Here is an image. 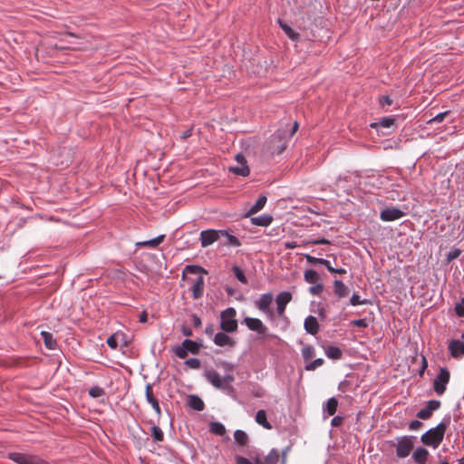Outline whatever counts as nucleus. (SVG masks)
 I'll use <instances>...</instances> for the list:
<instances>
[{"mask_svg": "<svg viewBox=\"0 0 464 464\" xmlns=\"http://www.w3.org/2000/svg\"><path fill=\"white\" fill-rule=\"evenodd\" d=\"M450 422V417H448L436 427L430 429L427 432L421 435V442L426 446L437 449L444 439V435Z\"/></svg>", "mask_w": 464, "mask_h": 464, "instance_id": "f257e3e1", "label": "nucleus"}, {"mask_svg": "<svg viewBox=\"0 0 464 464\" xmlns=\"http://www.w3.org/2000/svg\"><path fill=\"white\" fill-rule=\"evenodd\" d=\"M287 131L277 130L269 139L266 144V151L271 155H279L286 148L289 141Z\"/></svg>", "mask_w": 464, "mask_h": 464, "instance_id": "f03ea898", "label": "nucleus"}, {"mask_svg": "<svg viewBox=\"0 0 464 464\" xmlns=\"http://www.w3.org/2000/svg\"><path fill=\"white\" fill-rule=\"evenodd\" d=\"M205 376L215 388L230 392L233 390L231 382H234L235 378L231 374H227L224 377L220 376L218 372L214 370L207 371Z\"/></svg>", "mask_w": 464, "mask_h": 464, "instance_id": "7ed1b4c3", "label": "nucleus"}, {"mask_svg": "<svg viewBox=\"0 0 464 464\" xmlns=\"http://www.w3.org/2000/svg\"><path fill=\"white\" fill-rule=\"evenodd\" d=\"M237 311L233 307H228L220 314V328L225 333H234L237 330V321L236 319Z\"/></svg>", "mask_w": 464, "mask_h": 464, "instance_id": "20e7f679", "label": "nucleus"}, {"mask_svg": "<svg viewBox=\"0 0 464 464\" xmlns=\"http://www.w3.org/2000/svg\"><path fill=\"white\" fill-rule=\"evenodd\" d=\"M274 301V295L272 293H266L260 295L258 299L255 301V306L261 312H263L270 320H274L275 313L270 308Z\"/></svg>", "mask_w": 464, "mask_h": 464, "instance_id": "39448f33", "label": "nucleus"}, {"mask_svg": "<svg viewBox=\"0 0 464 464\" xmlns=\"http://www.w3.org/2000/svg\"><path fill=\"white\" fill-rule=\"evenodd\" d=\"M200 350V345L189 339L183 341L181 345L177 346L173 349L175 355L180 359H185L188 353L198 354Z\"/></svg>", "mask_w": 464, "mask_h": 464, "instance_id": "423d86ee", "label": "nucleus"}, {"mask_svg": "<svg viewBox=\"0 0 464 464\" xmlns=\"http://www.w3.org/2000/svg\"><path fill=\"white\" fill-rule=\"evenodd\" d=\"M414 438L411 436H403L398 439L396 446V455L398 458L403 459L410 455L414 447Z\"/></svg>", "mask_w": 464, "mask_h": 464, "instance_id": "0eeeda50", "label": "nucleus"}, {"mask_svg": "<svg viewBox=\"0 0 464 464\" xmlns=\"http://www.w3.org/2000/svg\"><path fill=\"white\" fill-rule=\"evenodd\" d=\"M8 458L17 464H48L37 456L21 452H11Z\"/></svg>", "mask_w": 464, "mask_h": 464, "instance_id": "6e6552de", "label": "nucleus"}, {"mask_svg": "<svg viewBox=\"0 0 464 464\" xmlns=\"http://www.w3.org/2000/svg\"><path fill=\"white\" fill-rule=\"evenodd\" d=\"M450 374L447 368H440V373L435 378L433 389L438 395H442L446 391V385L450 382Z\"/></svg>", "mask_w": 464, "mask_h": 464, "instance_id": "1a4fd4ad", "label": "nucleus"}, {"mask_svg": "<svg viewBox=\"0 0 464 464\" xmlns=\"http://www.w3.org/2000/svg\"><path fill=\"white\" fill-rule=\"evenodd\" d=\"M235 159L237 160V165L229 167V171L242 177L248 176L250 170L248 166L246 165V160L245 157L242 154H237Z\"/></svg>", "mask_w": 464, "mask_h": 464, "instance_id": "9d476101", "label": "nucleus"}, {"mask_svg": "<svg viewBox=\"0 0 464 464\" xmlns=\"http://www.w3.org/2000/svg\"><path fill=\"white\" fill-rule=\"evenodd\" d=\"M292 300V294L290 292H281L277 295L276 298V314L280 317H284L286 305L291 302Z\"/></svg>", "mask_w": 464, "mask_h": 464, "instance_id": "9b49d317", "label": "nucleus"}, {"mask_svg": "<svg viewBox=\"0 0 464 464\" xmlns=\"http://www.w3.org/2000/svg\"><path fill=\"white\" fill-rule=\"evenodd\" d=\"M220 230L208 229L200 233V243L202 247H207L220 238Z\"/></svg>", "mask_w": 464, "mask_h": 464, "instance_id": "f8f14e48", "label": "nucleus"}, {"mask_svg": "<svg viewBox=\"0 0 464 464\" xmlns=\"http://www.w3.org/2000/svg\"><path fill=\"white\" fill-rule=\"evenodd\" d=\"M243 323L246 325V327L254 332H256L258 334L266 335L267 332V327L263 324V322L258 318L253 317H246Z\"/></svg>", "mask_w": 464, "mask_h": 464, "instance_id": "ddd939ff", "label": "nucleus"}, {"mask_svg": "<svg viewBox=\"0 0 464 464\" xmlns=\"http://www.w3.org/2000/svg\"><path fill=\"white\" fill-rule=\"evenodd\" d=\"M404 216L403 211L398 208H387L380 214V218L382 221H394Z\"/></svg>", "mask_w": 464, "mask_h": 464, "instance_id": "4468645a", "label": "nucleus"}, {"mask_svg": "<svg viewBox=\"0 0 464 464\" xmlns=\"http://www.w3.org/2000/svg\"><path fill=\"white\" fill-rule=\"evenodd\" d=\"M147 401L151 405L158 416L161 415V410L158 399L153 394L152 385L148 383L145 389Z\"/></svg>", "mask_w": 464, "mask_h": 464, "instance_id": "2eb2a0df", "label": "nucleus"}, {"mask_svg": "<svg viewBox=\"0 0 464 464\" xmlns=\"http://www.w3.org/2000/svg\"><path fill=\"white\" fill-rule=\"evenodd\" d=\"M279 458L280 455L278 450L273 449L264 459H261L259 457L255 458V464H277L279 461Z\"/></svg>", "mask_w": 464, "mask_h": 464, "instance_id": "dca6fc26", "label": "nucleus"}, {"mask_svg": "<svg viewBox=\"0 0 464 464\" xmlns=\"http://www.w3.org/2000/svg\"><path fill=\"white\" fill-rule=\"evenodd\" d=\"M449 350L452 357L459 359L464 355V340H453L449 344Z\"/></svg>", "mask_w": 464, "mask_h": 464, "instance_id": "f3484780", "label": "nucleus"}, {"mask_svg": "<svg viewBox=\"0 0 464 464\" xmlns=\"http://www.w3.org/2000/svg\"><path fill=\"white\" fill-rule=\"evenodd\" d=\"M205 281L202 276L197 277L191 287L192 295L195 299L202 297L204 293Z\"/></svg>", "mask_w": 464, "mask_h": 464, "instance_id": "a211bd4d", "label": "nucleus"}, {"mask_svg": "<svg viewBox=\"0 0 464 464\" xmlns=\"http://www.w3.org/2000/svg\"><path fill=\"white\" fill-rule=\"evenodd\" d=\"M430 452L428 451V450L422 447H419L414 450L412 454V459L417 464H425L428 460Z\"/></svg>", "mask_w": 464, "mask_h": 464, "instance_id": "6ab92c4d", "label": "nucleus"}, {"mask_svg": "<svg viewBox=\"0 0 464 464\" xmlns=\"http://www.w3.org/2000/svg\"><path fill=\"white\" fill-rule=\"evenodd\" d=\"M304 329L310 334H316L319 331V324L317 319L313 315L306 317L304 320Z\"/></svg>", "mask_w": 464, "mask_h": 464, "instance_id": "aec40b11", "label": "nucleus"}, {"mask_svg": "<svg viewBox=\"0 0 464 464\" xmlns=\"http://www.w3.org/2000/svg\"><path fill=\"white\" fill-rule=\"evenodd\" d=\"M214 343H215V344L221 346V347H223V346L232 347L235 344V342L225 333L216 334V335L214 337Z\"/></svg>", "mask_w": 464, "mask_h": 464, "instance_id": "412c9836", "label": "nucleus"}, {"mask_svg": "<svg viewBox=\"0 0 464 464\" xmlns=\"http://www.w3.org/2000/svg\"><path fill=\"white\" fill-rule=\"evenodd\" d=\"M266 197L262 195L258 198V199L256 201V203L250 208V209L247 211L246 217H250L258 211H260L266 203Z\"/></svg>", "mask_w": 464, "mask_h": 464, "instance_id": "4be33fe9", "label": "nucleus"}, {"mask_svg": "<svg viewBox=\"0 0 464 464\" xmlns=\"http://www.w3.org/2000/svg\"><path fill=\"white\" fill-rule=\"evenodd\" d=\"M334 294L340 298L345 297L349 295L348 287L341 280H334Z\"/></svg>", "mask_w": 464, "mask_h": 464, "instance_id": "5701e85b", "label": "nucleus"}, {"mask_svg": "<svg viewBox=\"0 0 464 464\" xmlns=\"http://www.w3.org/2000/svg\"><path fill=\"white\" fill-rule=\"evenodd\" d=\"M188 406L198 411H201L205 408L204 401L197 395H191L188 398Z\"/></svg>", "mask_w": 464, "mask_h": 464, "instance_id": "b1692460", "label": "nucleus"}, {"mask_svg": "<svg viewBox=\"0 0 464 464\" xmlns=\"http://www.w3.org/2000/svg\"><path fill=\"white\" fill-rule=\"evenodd\" d=\"M272 221L273 218L270 215H262L251 218V222L253 225L260 227H267L272 223Z\"/></svg>", "mask_w": 464, "mask_h": 464, "instance_id": "393cba45", "label": "nucleus"}, {"mask_svg": "<svg viewBox=\"0 0 464 464\" xmlns=\"http://www.w3.org/2000/svg\"><path fill=\"white\" fill-rule=\"evenodd\" d=\"M234 439L237 444H238L240 447H245L247 445L249 441V438L247 434L241 430H237L234 432Z\"/></svg>", "mask_w": 464, "mask_h": 464, "instance_id": "a878e982", "label": "nucleus"}, {"mask_svg": "<svg viewBox=\"0 0 464 464\" xmlns=\"http://www.w3.org/2000/svg\"><path fill=\"white\" fill-rule=\"evenodd\" d=\"M44 345L49 350H53L56 347V341L53 339V334L49 332H41Z\"/></svg>", "mask_w": 464, "mask_h": 464, "instance_id": "bb28decb", "label": "nucleus"}, {"mask_svg": "<svg viewBox=\"0 0 464 464\" xmlns=\"http://www.w3.org/2000/svg\"><path fill=\"white\" fill-rule=\"evenodd\" d=\"M256 421L265 429L270 430L272 428L271 424L267 421L266 412L264 410H259L256 412Z\"/></svg>", "mask_w": 464, "mask_h": 464, "instance_id": "cd10ccee", "label": "nucleus"}, {"mask_svg": "<svg viewBox=\"0 0 464 464\" xmlns=\"http://www.w3.org/2000/svg\"><path fill=\"white\" fill-rule=\"evenodd\" d=\"M325 353L328 358L334 360H339L343 355L342 350L337 346H328L325 349Z\"/></svg>", "mask_w": 464, "mask_h": 464, "instance_id": "c85d7f7f", "label": "nucleus"}, {"mask_svg": "<svg viewBox=\"0 0 464 464\" xmlns=\"http://www.w3.org/2000/svg\"><path fill=\"white\" fill-rule=\"evenodd\" d=\"M165 238V236L164 235H160L151 240H148V241H144V242H139L137 243L138 246H149L150 248H155L157 247L160 243L163 242Z\"/></svg>", "mask_w": 464, "mask_h": 464, "instance_id": "c756f323", "label": "nucleus"}, {"mask_svg": "<svg viewBox=\"0 0 464 464\" xmlns=\"http://www.w3.org/2000/svg\"><path fill=\"white\" fill-rule=\"evenodd\" d=\"M220 232H221L220 237H224L227 238V242L225 243L226 245H229V246H239L241 245L238 238L236 237L235 236L228 234L225 230H220Z\"/></svg>", "mask_w": 464, "mask_h": 464, "instance_id": "7c9ffc66", "label": "nucleus"}, {"mask_svg": "<svg viewBox=\"0 0 464 464\" xmlns=\"http://www.w3.org/2000/svg\"><path fill=\"white\" fill-rule=\"evenodd\" d=\"M209 430L213 434L223 436L226 433L225 426L218 421L211 422L209 425Z\"/></svg>", "mask_w": 464, "mask_h": 464, "instance_id": "2f4dec72", "label": "nucleus"}, {"mask_svg": "<svg viewBox=\"0 0 464 464\" xmlns=\"http://www.w3.org/2000/svg\"><path fill=\"white\" fill-rule=\"evenodd\" d=\"M304 280L309 284H316L320 280L318 273L314 270H306L304 275Z\"/></svg>", "mask_w": 464, "mask_h": 464, "instance_id": "473e14b6", "label": "nucleus"}, {"mask_svg": "<svg viewBox=\"0 0 464 464\" xmlns=\"http://www.w3.org/2000/svg\"><path fill=\"white\" fill-rule=\"evenodd\" d=\"M337 407L338 401L334 397H332L326 402L325 411H327L329 416H333L335 414Z\"/></svg>", "mask_w": 464, "mask_h": 464, "instance_id": "72a5a7b5", "label": "nucleus"}, {"mask_svg": "<svg viewBox=\"0 0 464 464\" xmlns=\"http://www.w3.org/2000/svg\"><path fill=\"white\" fill-rule=\"evenodd\" d=\"M280 26L283 29V31L285 33V34L292 40H296L299 37V34L295 33L289 25L283 24L281 21H279Z\"/></svg>", "mask_w": 464, "mask_h": 464, "instance_id": "f704fd0d", "label": "nucleus"}, {"mask_svg": "<svg viewBox=\"0 0 464 464\" xmlns=\"http://www.w3.org/2000/svg\"><path fill=\"white\" fill-rule=\"evenodd\" d=\"M302 355L304 361L312 360L315 355L314 348L311 345H307L302 349Z\"/></svg>", "mask_w": 464, "mask_h": 464, "instance_id": "c9c22d12", "label": "nucleus"}, {"mask_svg": "<svg viewBox=\"0 0 464 464\" xmlns=\"http://www.w3.org/2000/svg\"><path fill=\"white\" fill-rule=\"evenodd\" d=\"M394 121L395 120L393 118H383L380 120L379 122L371 124V126L372 128H375L377 126H381L382 128H390L394 125Z\"/></svg>", "mask_w": 464, "mask_h": 464, "instance_id": "e433bc0d", "label": "nucleus"}, {"mask_svg": "<svg viewBox=\"0 0 464 464\" xmlns=\"http://www.w3.org/2000/svg\"><path fill=\"white\" fill-rule=\"evenodd\" d=\"M151 436L154 441L160 442L164 440V434L161 429L158 426L151 427Z\"/></svg>", "mask_w": 464, "mask_h": 464, "instance_id": "4c0bfd02", "label": "nucleus"}, {"mask_svg": "<svg viewBox=\"0 0 464 464\" xmlns=\"http://www.w3.org/2000/svg\"><path fill=\"white\" fill-rule=\"evenodd\" d=\"M232 270H233L234 276L237 277V279L238 281H240L243 284H247V279L244 274V271L240 267L234 266L232 268Z\"/></svg>", "mask_w": 464, "mask_h": 464, "instance_id": "58836bf2", "label": "nucleus"}, {"mask_svg": "<svg viewBox=\"0 0 464 464\" xmlns=\"http://www.w3.org/2000/svg\"><path fill=\"white\" fill-rule=\"evenodd\" d=\"M105 394L104 390L99 386H93L89 390V395L92 398H100Z\"/></svg>", "mask_w": 464, "mask_h": 464, "instance_id": "ea45409f", "label": "nucleus"}, {"mask_svg": "<svg viewBox=\"0 0 464 464\" xmlns=\"http://www.w3.org/2000/svg\"><path fill=\"white\" fill-rule=\"evenodd\" d=\"M324 359L318 358V359L309 362L308 364H306L305 370L306 371H314L318 367L322 366L324 364Z\"/></svg>", "mask_w": 464, "mask_h": 464, "instance_id": "a19ab883", "label": "nucleus"}, {"mask_svg": "<svg viewBox=\"0 0 464 464\" xmlns=\"http://www.w3.org/2000/svg\"><path fill=\"white\" fill-rule=\"evenodd\" d=\"M449 113H450L449 111L440 112L438 115H436L435 117H433L432 119H430V121H428V123L432 124V123L442 122Z\"/></svg>", "mask_w": 464, "mask_h": 464, "instance_id": "79ce46f5", "label": "nucleus"}, {"mask_svg": "<svg viewBox=\"0 0 464 464\" xmlns=\"http://www.w3.org/2000/svg\"><path fill=\"white\" fill-rule=\"evenodd\" d=\"M185 364L191 369H198L201 365V362L198 358H190L185 362Z\"/></svg>", "mask_w": 464, "mask_h": 464, "instance_id": "37998d69", "label": "nucleus"}, {"mask_svg": "<svg viewBox=\"0 0 464 464\" xmlns=\"http://www.w3.org/2000/svg\"><path fill=\"white\" fill-rule=\"evenodd\" d=\"M432 415V411H430L428 408H423L418 411L417 417L421 420H429Z\"/></svg>", "mask_w": 464, "mask_h": 464, "instance_id": "c03bdc74", "label": "nucleus"}, {"mask_svg": "<svg viewBox=\"0 0 464 464\" xmlns=\"http://www.w3.org/2000/svg\"><path fill=\"white\" fill-rule=\"evenodd\" d=\"M304 256L306 259L307 263L312 266L321 265L323 263V258L314 257L308 254L304 255Z\"/></svg>", "mask_w": 464, "mask_h": 464, "instance_id": "a18cd8bd", "label": "nucleus"}, {"mask_svg": "<svg viewBox=\"0 0 464 464\" xmlns=\"http://www.w3.org/2000/svg\"><path fill=\"white\" fill-rule=\"evenodd\" d=\"M324 290V286L322 284L316 283L315 285H313L309 288V292L313 295H319Z\"/></svg>", "mask_w": 464, "mask_h": 464, "instance_id": "49530a36", "label": "nucleus"}, {"mask_svg": "<svg viewBox=\"0 0 464 464\" xmlns=\"http://www.w3.org/2000/svg\"><path fill=\"white\" fill-rule=\"evenodd\" d=\"M456 314L459 317L464 316V297L455 306Z\"/></svg>", "mask_w": 464, "mask_h": 464, "instance_id": "de8ad7c7", "label": "nucleus"}, {"mask_svg": "<svg viewBox=\"0 0 464 464\" xmlns=\"http://www.w3.org/2000/svg\"><path fill=\"white\" fill-rule=\"evenodd\" d=\"M330 244H331V242L324 237L314 239L311 241H307L305 243V245H330Z\"/></svg>", "mask_w": 464, "mask_h": 464, "instance_id": "09e8293b", "label": "nucleus"}, {"mask_svg": "<svg viewBox=\"0 0 464 464\" xmlns=\"http://www.w3.org/2000/svg\"><path fill=\"white\" fill-rule=\"evenodd\" d=\"M440 407V401L435 400L429 401L426 406V408H428L432 412L437 411Z\"/></svg>", "mask_w": 464, "mask_h": 464, "instance_id": "8fccbe9b", "label": "nucleus"}, {"mask_svg": "<svg viewBox=\"0 0 464 464\" xmlns=\"http://www.w3.org/2000/svg\"><path fill=\"white\" fill-rule=\"evenodd\" d=\"M353 326L360 327V328H366L368 326V323L366 319H357L353 320L351 323Z\"/></svg>", "mask_w": 464, "mask_h": 464, "instance_id": "3c124183", "label": "nucleus"}, {"mask_svg": "<svg viewBox=\"0 0 464 464\" xmlns=\"http://www.w3.org/2000/svg\"><path fill=\"white\" fill-rule=\"evenodd\" d=\"M350 303L353 306H356V305H359L361 304H365L366 302L365 301H362L361 298H360V295H358L357 294H353L350 299Z\"/></svg>", "mask_w": 464, "mask_h": 464, "instance_id": "603ef678", "label": "nucleus"}, {"mask_svg": "<svg viewBox=\"0 0 464 464\" xmlns=\"http://www.w3.org/2000/svg\"><path fill=\"white\" fill-rule=\"evenodd\" d=\"M235 460L236 464H255V461L251 462L248 459L243 456H236Z\"/></svg>", "mask_w": 464, "mask_h": 464, "instance_id": "864d4df0", "label": "nucleus"}, {"mask_svg": "<svg viewBox=\"0 0 464 464\" xmlns=\"http://www.w3.org/2000/svg\"><path fill=\"white\" fill-rule=\"evenodd\" d=\"M106 343L111 349H116L118 346L117 339L114 335H111Z\"/></svg>", "mask_w": 464, "mask_h": 464, "instance_id": "5fc2aeb1", "label": "nucleus"}, {"mask_svg": "<svg viewBox=\"0 0 464 464\" xmlns=\"http://www.w3.org/2000/svg\"><path fill=\"white\" fill-rule=\"evenodd\" d=\"M460 250L459 249H454L452 251H450L448 256H447V259L448 261H451L453 259H456L460 255Z\"/></svg>", "mask_w": 464, "mask_h": 464, "instance_id": "6e6d98bb", "label": "nucleus"}, {"mask_svg": "<svg viewBox=\"0 0 464 464\" xmlns=\"http://www.w3.org/2000/svg\"><path fill=\"white\" fill-rule=\"evenodd\" d=\"M422 427V422H420V420H412L410 425H409V428L410 430H419L420 428Z\"/></svg>", "mask_w": 464, "mask_h": 464, "instance_id": "4d7b16f0", "label": "nucleus"}, {"mask_svg": "<svg viewBox=\"0 0 464 464\" xmlns=\"http://www.w3.org/2000/svg\"><path fill=\"white\" fill-rule=\"evenodd\" d=\"M199 270H203V269L197 266H187L185 267V272H188V273H192V274H197Z\"/></svg>", "mask_w": 464, "mask_h": 464, "instance_id": "13d9d810", "label": "nucleus"}, {"mask_svg": "<svg viewBox=\"0 0 464 464\" xmlns=\"http://www.w3.org/2000/svg\"><path fill=\"white\" fill-rule=\"evenodd\" d=\"M380 103L382 106H385V105L390 106L392 104V100L389 96H382L380 99Z\"/></svg>", "mask_w": 464, "mask_h": 464, "instance_id": "bf43d9fd", "label": "nucleus"}, {"mask_svg": "<svg viewBox=\"0 0 464 464\" xmlns=\"http://www.w3.org/2000/svg\"><path fill=\"white\" fill-rule=\"evenodd\" d=\"M343 418L340 417V416H336V417H334L332 421H331V424L332 426L334 427H338L340 426L342 423H343Z\"/></svg>", "mask_w": 464, "mask_h": 464, "instance_id": "052dcab7", "label": "nucleus"}, {"mask_svg": "<svg viewBox=\"0 0 464 464\" xmlns=\"http://www.w3.org/2000/svg\"><path fill=\"white\" fill-rule=\"evenodd\" d=\"M321 265L324 266L326 267V269H327L329 272H331V273H333L334 271H335V268H334V267H333V266H332V265H331V263H330L328 260H326V259H324V258H323V263H322Z\"/></svg>", "mask_w": 464, "mask_h": 464, "instance_id": "680f3d73", "label": "nucleus"}, {"mask_svg": "<svg viewBox=\"0 0 464 464\" xmlns=\"http://www.w3.org/2000/svg\"><path fill=\"white\" fill-rule=\"evenodd\" d=\"M298 127H299L298 122L295 121L291 131L289 133L287 132V136L289 139L297 131Z\"/></svg>", "mask_w": 464, "mask_h": 464, "instance_id": "e2e57ef3", "label": "nucleus"}, {"mask_svg": "<svg viewBox=\"0 0 464 464\" xmlns=\"http://www.w3.org/2000/svg\"><path fill=\"white\" fill-rule=\"evenodd\" d=\"M139 321H140V323H146V322L148 321V314H147L145 311H143V312L140 314V316H139Z\"/></svg>", "mask_w": 464, "mask_h": 464, "instance_id": "0e129e2a", "label": "nucleus"}, {"mask_svg": "<svg viewBox=\"0 0 464 464\" xmlns=\"http://www.w3.org/2000/svg\"><path fill=\"white\" fill-rule=\"evenodd\" d=\"M297 244L295 242H285V249H294L295 247H297Z\"/></svg>", "mask_w": 464, "mask_h": 464, "instance_id": "69168bd1", "label": "nucleus"}, {"mask_svg": "<svg viewBox=\"0 0 464 464\" xmlns=\"http://www.w3.org/2000/svg\"><path fill=\"white\" fill-rule=\"evenodd\" d=\"M193 322H194V325H195L196 327H198V326H200V325H201V320H200V318H199V317H198L197 315H194V316H193Z\"/></svg>", "mask_w": 464, "mask_h": 464, "instance_id": "338daca9", "label": "nucleus"}, {"mask_svg": "<svg viewBox=\"0 0 464 464\" xmlns=\"http://www.w3.org/2000/svg\"><path fill=\"white\" fill-rule=\"evenodd\" d=\"M182 333H183V334H184V335H186V336H190V335L192 334L191 330H190V329H188V328H186V327H183V329H182Z\"/></svg>", "mask_w": 464, "mask_h": 464, "instance_id": "774afa93", "label": "nucleus"}]
</instances>
